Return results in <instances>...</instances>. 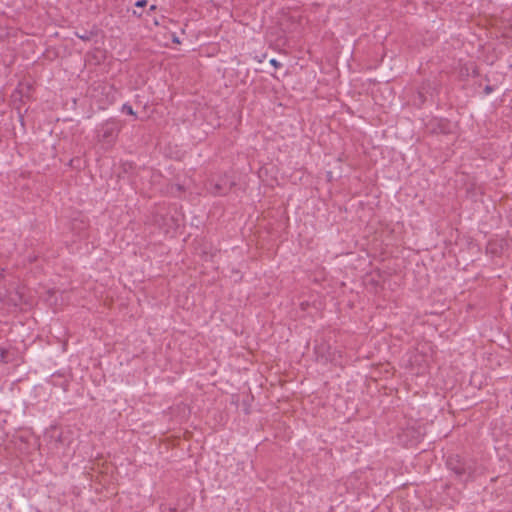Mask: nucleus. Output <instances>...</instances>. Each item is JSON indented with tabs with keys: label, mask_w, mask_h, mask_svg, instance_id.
I'll return each instance as SVG.
<instances>
[{
	"label": "nucleus",
	"mask_w": 512,
	"mask_h": 512,
	"mask_svg": "<svg viewBox=\"0 0 512 512\" xmlns=\"http://www.w3.org/2000/svg\"><path fill=\"white\" fill-rule=\"evenodd\" d=\"M133 15H135L137 17H141L142 13L141 12H137V10H134L133 11Z\"/></svg>",
	"instance_id": "obj_12"
},
{
	"label": "nucleus",
	"mask_w": 512,
	"mask_h": 512,
	"mask_svg": "<svg viewBox=\"0 0 512 512\" xmlns=\"http://www.w3.org/2000/svg\"><path fill=\"white\" fill-rule=\"evenodd\" d=\"M11 361V353L7 349L0 347V362L9 363Z\"/></svg>",
	"instance_id": "obj_5"
},
{
	"label": "nucleus",
	"mask_w": 512,
	"mask_h": 512,
	"mask_svg": "<svg viewBox=\"0 0 512 512\" xmlns=\"http://www.w3.org/2000/svg\"><path fill=\"white\" fill-rule=\"evenodd\" d=\"M270 64L274 66L275 68L280 67V63L276 59H271Z\"/></svg>",
	"instance_id": "obj_8"
},
{
	"label": "nucleus",
	"mask_w": 512,
	"mask_h": 512,
	"mask_svg": "<svg viewBox=\"0 0 512 512\" xmlns=\"http://www.w3.org/2000/svg\"><path fill=\"white\" fill-rule=\"evenodd\" d=\"M448 468L455 473V475L466 480L471 478L475 472L473 463L463 461L459 456H450L447 460Z\"/></svg>",
	"instance_id": "obj_1"
},
{
	"label": "nucleus",
	"mask_w": 512,
	"mask_h": 512,
	"mask_svg": "<svg viewBox=\"0 0 512 512\" xmlns=\"http://www.w3.org/2000/svg\"><path fill=\"white\" fill-rule=\"evenodd\" d=\"M156 9H157L156 5H151L149 10H148V13H150L151 11H154Z\"/></svg>",
	"instance_id": "obj_11"
},
{
	"label": "nucleus",
	"mask_w": 512,
	"mask_h": 512,
	"mask_svg": "<svg viewBox=\"0 0 512 512\" xmlns=\"http://www.w3.org/2000/svg\"><path fill=\"white\" fill-rule=\"evenodd\" d=\"M146 5H147V0H138L135 3V6L138 7V8L145 7Z\"/></svg>",
	"instance_id": "obj_7"
},
{
	"label": "nucleus",
	"mask_w": 512,
	"mask_h": 512,
	"mask_svg": "<svg viewBox=\"0 0 512 512\" xmlns=\"http://www.w3.org/2000/svg\"><path fill=\"white\" fill-rule=\"evenodd\" d=\"M119 129L114 125H106L102 129V133L99 135V141L112 146L117 137H118Z\"/></svg>",
	"instance_id": "obj_3"
},
{
	"label": "nucleus",
	"mask_w": 512,
	"mask_h": 512,
	"mask_svg": "<svg viewBox=\"0 0 512 512\" xmlns=\"http://www.w3.org/2000/svg\"><path fill=\"white\" fill-rule=\"evenodd\" d=\"M122 111L126 112L127 114H129L131 116H135L136 117V112L133 110L132 106H130L128 104H124L122 106Z\"/></svg>",
	"instance_id": "obj_6"
},
{
	"label": "nucleus",
	"mask_w": 512,
	"mask_h": 512,
	"mask_svg": "<svg viewBox=\"0 0 512 512\" xmlns=\"http://www.w3.org/2000/svg\"><path fill=\"white\" fill-rule=\"evenodd\" d=\"M178 190H182V186L178 185L177 186Z\"/></svg>",
	"instance_id": "obj_13"
},
{
	"label": "nucleus",
	"mask_w": 512,
	"mask_h": 512,
	"mask_svg": "<svg viewBox=\"0 0 512 512\" xmlns=\"http://www.w3.org/2000/svg\"><path fill=\"white\" fill-rule=\"evenodd\" d=\"M493 91V88L491 86H486L484 89L485 94H489Z\"/></svg>",
	"instance_id": "obj_9"
},
{
	"label": "nucleus",
	"mask_w": 512,
	"mask_h": 512,
	"mask_svg": "<svg viewBox=\"0 0 512 512\" xmlns=\"http://www.w3.org/2000/svg\"><path fill=\"white\" fill-rule=\"evenodd\" d=\"M98 34V29L94 28L90 31H85L83 34H80L78 32L75 33V36L78 37L79 39L83 40V41H89L91 40L93 37L97 36Z\"/></svg>",
	"instance_id": "obj_4"
},
{
	"label": "nucleus",
	"mask_w": 512,
	"mask_h": 512,
	"mask_svg": "<svg viewBox=\"0 0 512 512\" xmlns=\"http://www.w3.org/2000/svg\"><path fill=\"white\" fill-rule=\"evenodd\" d=\"M233 186V182H228L227 178H221L219 181L209 180L207 190L213 196L227 194Z\"/></svg>",
	"instance_id": "obj_2"
},
{
	"label": "nucleus",
	"mask_w": 512,
	"mask_h": 512,
	"mask_svg": "<svg viewBox=\"0 0 512 512\" xmlns=\"http://www.w3.org/2000/svg\"><path fill=\"white\" fill-rule=\"evenodd\" d=\"M420 103H423L425 101L424 95L422 92H418Z\"/></svg>",
	"instance_id": "obj_10"
}]
</instances>
